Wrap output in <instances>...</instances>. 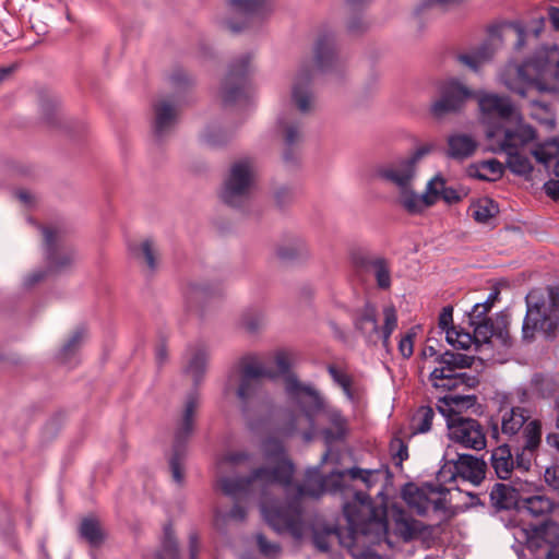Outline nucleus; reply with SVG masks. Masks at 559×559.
<instances>
[{"label":"nucleus","instance_id":"obj_3","mask_svg":"<svg viewBox=\"0 0 559 559\" xmlns=\"http://www.w3.org/2000/svg\"><path fill=\"white\" fill-rule=\"evenodd\" d=\"M500 81L521 97H525L532 90L556 91L559 83L558 48L540 49L535 58L521 66L508 63L500 74Z\"/></svg>","mask_w":559,"mask_h":559},{"label":"nucleus","instance_id":"obj_42","mask_svg":"<svg viewBox=\"0 0 559 559\" xmlns=\"http://www.w3.org/2000/svg\"><path fill=\"white\" fill-rule=\"evenodd\" d=\"M80 535L94 547L100 545L104 540V533L99 522L94 518H86L81 522Z\"/></svg>","mask_w":559,"mask_h":559},{"label":"nucleus","instance_id":"obj_31","mask_svg":"<svg viewBox=\"0 0 559 559\" xmlns=\"http://www.w3.org/2000/svg\"><path fill=\"white\" fill-rule=\"evenodd\" d=\"M207 350L203 345L190 346L186 353V372L193 378L198 384L206 370Z\"/></svg>","mask_w":559,"mask_h":559},{"label":"nucleus","instance_id":"obj_36","mask_svg":"<svg viewBox=\"0 0 559 559\" xmlns=\"http://www.w3.org/2000/svg\"><path fill=\"white\" fill-rule=\"evenodd\" d=\"M468 174L481 180L493 181L502 176L503 166L499 160L491 158L471 165Z\"/></svg>","mask_w":559,"mask_h":559},{"label":"nucleus","instance_id":"obj_24","mask_svg":"<svg viewBox=\"0 0 559 559\" xmlns=\"http://www.w3.org/2000/svg\"><path fill=\"white\" fill-rule=\"evenodd\" d=\"M545 20L539 17L532 21L530 26L520 21L510 22L502 27V34L506 37L514 38V49L520 51L526 44L528 36L537 38L543 31Z\"/></svg>","mask_w":559,"mask_h":559},{"label":"nucleus","instance_id":"obj_21","mask_svg":"<svg viewBox=\"0 0 559 559\" xmlns=\"http://www.w3.org/2000/svg\"><path fill=\"white\" fill-rule=\"evenodd\" d=\"M429 380L433 388L445 391H452L461 385L473 386L476 382V379L466 372H457L439 366L430 372Z\"/></svg>","mask_w":559,"mask_h":559},{"label":"nucleus","instance_id":"obj_43","mask_svg":"<svg viewBox=\"0 0 559 559\" xmlns=\"http://www.w3.org/2000/svg\"><path fill=\"white\" fill-rule=\"evenodd\" d=\"M436 361L439 367H448V369L457 371V369L471 367L474 361V357L466 354L445 352L442 355H439L436 358Z\"/></svg>","mask_w":559,"mask_h":559},{"label":"nucleus","instance_id":"obj_19","mask_svg":"<svg viewBox=\"0 0 559 559\" xmlns=\"http://www.w3.org/2000/svg\"><path fill=\"white\" fill-rule=\"evenodd\" d=\"M179 102L175 97L163 98L154 105V134L163 139L176 124Z\"/></svg>","mask_w":559,"mask_h":559},{"label":"nucleus","instance_id":"obj_4","mask_svg":"<svg viewBox=\"0 0 559 559\" xmlns=\"http://www.w3.org/2000/svg\"><path fill=\"white\" fill-rule=\"evenodd\" d=\"M535 139V129L525 122L516 123L514 129L489 132V141L507 154L509 169L519 176H528L533 170L532 162L525 154V146Z\"/></svg>","mask_w":559,"mask_h":559},{"label":"nucleus","instance_id":"obj_6","mask_svg":"<svg viewBox=\"0 0 559 559\" xmlns=\"http://www.w3.org/2000/svg\"><path fill=\"white\" fill-rule=\"evenodd\" d=\"M200 404V394L197 390L191 391L185 401L182 411L175 421L173 454L169 460L173 479L177 484L183 481L182 461L186 455V448L194 429V416Z\"/></svg>","mask_w":559,"mask_h":559},{"label":"nucleus","instance_id":"obj_56","mask_svg":"<svg viewBox=\"0 0 559 559\" xmlns=\"http://www.w3.org/2000/svg\"><path fill=\"white\" fill-rule=\"evenodd\" d=\"M249 460V455L246 452L237 451L230 452L223 455L218 461L217 465L219 469H223L225 465L237 466Z\"/></svg>","mask_w":559,"mask_h":559},{"label":"nucleus","instance_id":"obj_44","mask_svg":"<svg viewBox=\"0 0 559 559\" xmlns=\"http://www.w3.org/2000/svg\"><path fill=\"white\" fill-rule=\"evenodd\" d=\"M435 412L430 406H421L412 417L413 433H426L431 429Z\"/></svg>","mask_w":559,"mask_h":559},{"label":"nucleus","instance_id":"obj_63","mask_svg":"<svg viewBox=\"0 0 559 559\" xmlns=\"http://www.w3.org/2000/svg\"><path fill=\"white\" fill-rule=\"evenodd\" d=\"M545 481L555 490H559V469L556 466L547 467L544 473Z\"/></svg>","mask_w":559,"mask_h":559},{"label":"nucleus","instance_id":"obj_14","mask_svg":"<svg viewBox=\"0 0 559 559\" xmlns=\"http://www.w3.org/2000/svg\"><path fill=\"white\" fill-rule=\"evenodd\" d=\"M473 326L475 346L479 348L497 347L506 349L511 346V337L508 331L509 317L498 313L493 319L477 321Z\"/></svg>","mask_w":559,"mask_h":559},{"label":"nucleus","instance_id":"obj_45","mask_svg":"<svg viewBox=\"0 0 559 559\" xmlns=\"http://www.w3.org/2000/svg\"><path fill=\"white\" fill-rule=\"evenodd\" d=\"M158 559H180L178 544L170 524L164 527L162 548L157 554Z\"/></svg>","mask_w":559,"mask_h":559},{"label":"nucleus","instance_id":"obj_60","mask_svg":"<svg viewBox=\"0 0 559 559\" xmlns=\"http://www.w3.org/2000/svg\"><path fill=\"white\" fill-rule=\"evenodd\" d=\"M263 323V318L261 314H257L254 317H249L245 314L241 319V325L250 333L257 332Z\"/></svg>","mask_w":559,"mask_h":559},{"label":"nucleus","instance_id":"obj_48","mask_svg":"<svg viewBox=\"0 0 559 559\" xmlns=\"http://www.w3.org/2000/svg\"><path fill=\"white\" fill-rule=\"evenodd\" d=\"M373 271L376 282L379 288L388 289L391 286V271L385 258L379 257L370 269Z\"/></svg>","mask_w":559,"mask_h":559},{"label":"nucleus","instance_id":"obj_47","mask_svg":"<svg viewBox=\"0 0 559 559\" xmlns=\"http://www.w3.org/2000/svg\"><path fill=\"white\" fill-rule=\"evenodd\" d=\"M538 163L547 165L559 154V140L550 139L531 151Z\"/></svg>","mask_w":559,"mask_h":559},{"label":"nucleus","instance_id":"obj_52","mask_svg":"<svg viewBox=\"0 0 559 559\" xmlns=\"http://www.w3.org/2000/svg\"><path fill=\"white\" fill-rule=\"evenodd\" d=\"M445 187L447 181L440 174H437L427 182L425 193L428 195V200L431 201V205L436 204L441 198Z\"/></svg>","mask_w":559,"mask_h":559},{"label":"nucleus","instance_id":"obj_25","mask_svg":"<svg viewBox=\"0 0 559 559\" xmlns=\"http://www.w3.org/2000/svg\"><path fill=\"white\" fill-rule=\"evenodd\" d=\"M555 531V523H546L534 527L532 532L527 534L526 547L536 559L545 558L551 538H554Z\"/></svg>","mask_w":559,"mask_h":559},{"label":"nucleus","instance_id":"obj_61","mask_svg":"<svg viewBox=\"0 0 559 559\" xmlns=\"http://www.w3.org/2000/svg\"><path fill=\"white\" fill-rule=\"evenodd\" d=\"M247 516V510L239 503H235L230 511L224 515V520L242 522Z\"/></svg>","mask_w":559,"mask_h":559},{"label":"nucleus","instance_id":"obj_5","mask_svg":"<svg viewBox=\"0 0 559 559\" xmlns=\"http://www.w3.org/2000/svg\"><path fill=\"white\" fill-rule=\"evenodd\" d=\"M343 512L352 535H371L376 539L386 536L385 510L374 508L367 493L356 492L354 499L343 506Z\"/></svg>","mask_w":559,"mask_h":559},{"label":"nucleus","instance_id":"obj_37","mask_svg":"<svg viewBox=\"0 0 559 559\" xmlns=\"http://www.w3.org/2000/svg\"><path fill=\"white\" fill-rule=\"evenodd\" d=\"M530 418L528 412L520 406L512 407L506 412L501 420V429L504 435L514 436Z\"/></svg>","mask_w":559,"mask_h":559},{"label":"nucleus","instance_id":"obj_55","mask_svg":"<svg viewBox=\"0 0 559 559\" xmlns=\"http://www.w3.org/2000/svg\"><path fill=\"white\" fill-rule=\"evenodd\" d=\"M257 544L260 552L269 558H276L281 554V546L277 543L269 542L263 534H257Z\"/></svg>","mask_w":559,"mask_h":559},{"label":"nucleus","instance_id":"obj_35","mask_svg":"<svg viewBox=\"0 0 559 559\" xmlns=\"http://www.w3.org/2000/svg\"><path fill=\"white\" fill-rule=\"evenodd\" d=\"M491 466L500 479H508L514 468V460L507 444L497 447L491 452Z\"/></svg>","mask_w":559,"mask_h":559},{"label":"nucleus","instance_id":"obj_46","mask_svg":"<svg viewBox=\"0 0 559 559\" xmlns=\"http://www.w3.org/2000/svg\"><path fill=\"white\" fill-rule=\"evenodd\" d=\"M380 255L372 253L366 248L357 247L353 248L349 252V259L354 267L360 271H369L373 264L376 263V260Z\"/></svg>","mask_w":559,"mask_h":559},{"label":"nucleus","instance_id":"obj_12","mask_svg":"<svg viewBox=\"0 0 559 559\" xmlns=\"http://www.w3.org/2000/svg\"><path fill=\"white\" fill-rule=\"evenodd\" d=\"M447 427L450 440L463 448L480 451L487 445L485 429L477 419L452 414Z\"/></svg>","mask_w":559,"mask_h":559},{"label":"nucleus","instance_id":"obj_23","mask_svg":"<svg viewBox=\"0 0 559 559\" xmlns=\"http://www.w3.org/2000/svg\"><path fill=\"white\" fill-rule=\"evenodd\" d=\"M326 371L333 383L342 389L345 397L350 403H355L357 393L354 388V377L349 373L347 362L343 359H336L326 365Z\"/></svg>","mask_w":559,"mask_h":559},{"label":"nucleus","instance_id":"obj_32","mask_svg":"<svg viewBox=\"0 0 559 559\" xmlns=\"http://www.w3.org/2000/svg\"><path fill=\"white\" fill-rule=\"evenodd\" d=\"M400 205L412 215L421 214L425 210L432 206L426 193L418 194L414 190V183L406 188L397 190Z\"/></svg>","mask_w":559,"mask_h":559},{"label":"nucleus","instance_id":"obj_10","mask_svg":"<svg viewBox=\"0 0 559 559\" xmlns=\"http://www.w3.org/2000/svg\"><path fill=\"white\" fill-rule=\"evenodd\" d=\"M317 417L320 435L329 445L344 442L350 433L349 420L343 412L317 392Z\"/></svg>","mask_w":559,"mask_h":559},{"label":"nucleus","instance_id":"obj_53","mask_svg":"<svg viewBox=\"0 0 559 559\" xmlns=\"http://www.w3.org/2000/svg\"><path fill=\"white\" fill-rule=\"evenodd\" d=\"M278 126L283 129L284 141L287 146H292L301 139L299 124L296 122H288L284 117L278 118Z\"/></svg>","mask_w":559,"mask_h":559},{"label":"nucleus","instance_id":"obj_26","mask_svg":"<svg viewBox=\"0 0 559 559\" xmlns=\"http://www.w3.org/2000/svg\"><path fill=\"white\" fill-rule=\"evenodd\" d=\"M317 78L332 72L337 64L334 39L331 35L317 38Z\"/></svg>","mask_w":559,"mask_h":559},{"label":"nucleus","instance_id":"obj_49","mask_svg":"<svg viewBox=\"0 0 559 559\" xmlns=\"http://www.w3.org/2000/svg\"><path fill=\"white\" fill-rule=\"evenodd\" d=\"M472 215L478 223H487L497 213L496 204L488 199L479 200L472 205Z\"/></svg>","mask_w":559,"mask_h":559},{"label":"nucleus","instance_id":"obj_30","mask_svg":"<svg viewBox=\"0 0 559 559\" xmlns=\"http://www.w3.org/2000/svg\"><path fill=\"white\" fill-rule=\"evenodd\" d=\"M495 53L496 47L493 44L486 41L471 51L460 53L457 60L472 71L478 72L484 64L492 59Z\"/></svg>","mask_w":559,"mask_h":559},{"label":"nucleus","instance_id":"obj_59","mask_svg":"<svg viewBox=\"0 0 559 559\" xmlns=\"http://www.w3.org/2000/svg\"><path fill=\"white\" fill-rule=\"evenodd\" d=\"M453 322V308L451 306H447L442 308L439 314V328L442 331H448V329L454 328L452 325Z\"/></svg>","mask_w":559,"mask_h":559},{"label":"nucleus","instance_id":"obj_54","mask_svg":"<svg viewBox=\"0 0 559 559\" xmlns=\"http://www.w3.org/2000/svg\"><path fill=\"white\" fill-rule=\"evenodd\" d=\"M390 451L396 465H402L403 461L408 457V449L406 443L399 437H394L390 442Z\"/></svg>","mask_w":559,"mask_h":559},{"label":"nucleus","instance_id":"obj_33","mask_svg":"<svg viewBox=\"0 0 559 559\" xmlns=\"http://www.w3.org/2000/svg\"><path fill=\"white\" fill-rule=\"evenodd\" d=\"M231 9L246 22L254 16H262L272 9L271 0H228Z\"/></svg>","mask_w":559,"mask_h":559},{"label":"nucleus","instance_id":"obj_41","mask_svg":"<svg viewBox=\"0 0 559 559\" xmlns=\"http://www.w3.org/2000/svg\"><path fill=\"white\" fill-rule=\"evenodd\" d=\"M132 253L136 259L143 260L151 272L156 270L157 249L152 239H145L139 246H134Z\"/></svg>","mask_w":559,"mask_h":559},{"label":"nucleus","instance_id":"obj_50","mask_svg":"<svg viewBox=\"0 0 559 559\" xmlns=\"http://www.w3.org/2000/svg\"><path fill=\"white\" fill-rule=\"evenodd\" d=\"M445 338L451 346L457 349H468L473 344L475 345L472 334L456 328L448 329Z\"/></svg>","mask_w":559,"mask_h":559},{"label":"nucleus","instance_id":"obj_16","mask_svg":"<svg viewBox=\"0 0 559 559\" xmlns=\"http://www.w3.org/2000/svg\"><path fill=\"white\" fill-rule=\"evenodd\" d=\"M439 92L440 98L430 106L431 114L437 118L461 110L468 100L476 98L477 95V92L456 79L444 81L440 85Z\"/></svg>","mask_w":559,"mask_h":559},{"label":"nucleus","instance_id":"obj_27","mask_svg":"<svg viewBox=\"0 0 559 559\" xmlns=\"http://www.w3.org/2000/svg\"><path fill=\"white\" fill-rule=\"evenodd\" d=\"M455 475L462 477L464 480H468L474 485L480 484L485 478V463L484 461L469 455H459L454 463Z\"/></svg>","mask_w":559,"mask_h":559},{"label":"nucleus","instance_id":"obj_28","mask_svg":"<svg viewBox=\"0 0 559 559\" xmlns=\"http://www.w3.org/2000/svg\"><path fill=\"white\" fill-rule=\"evenodd\" d=\"M448 157L463 160L471 157L477 148V141L469 134L453 133L448 136Z\"/></svg>","mask_w":559,"mask_h":559},{"label":"nucleus","instance_id":"obj_20","mask_svg":"<svg viewBox=\"0 0 559 559\" xmlns=\"http://www.w3.org/2000/svg\"><path fill=\"white\" fill-rule=\"evenodd\" d=\"M524 486L526 484H515L510 486L507 484L497 483L492 486L490 491V502L499 510H510L520 508V500L524 493Z\"/></svg>","mask_w":559,"mask_h":559},{"label":"nucleus","instance_id":"obj_57","mask_svg":"<svg viewBox=\"0 0 559 559\" xmlns=\"http://www.w3.org/2000/svg\"><path fill=\"white\" fill-rule=\"evenodd\" d=\"M490 310V305L488 306L487 302H478L474 305L472 308V311L468 314L469 318V324L477 323V321H485L489 320L490 318L487 317V313Z\"/></svg>","mask_w":559,"mask_h":559},{"label":"nucleus","instance_id":"obj_22","mask_svg":"<svg viewBox=\"0 0 559 559\" xmlns=\"http://www.w3.org/2000/svg\"><path fill=\"white\" fill-rule=\"evenodd\" d=\"M45 246H46V258L48 261V267L50 271H62L74 261V254L70 251L59 252L57 247L58 233L55 228L43 227L41 228Z\"/></svg>","mask_w":559,"mask_h":559},{"label":"nucleus","instance_id":"obj_29","mask_svg":"<svg viewBox=\"0 0 559 559\" xmlns=\"http://www.w3.org/2000/svg\"><path fill=\"white\" fill-rule=\"evenodd\" d=\"M476 396L473 394L449 393L438 400L437 407L448 421L452 414H461L476 404Z\"/></svg>","mask_w":559,"mask_h":559},{"label":"nucleus","instance_id":"obj_2","mask_svg":"<svg viewBox=\"0 0 559 559\" xmlns=\"http://www.w3.org/2000/svg\"><path fill=\"white\" fill-rule=\"evenodd\" d=\"M276 370H272L257 356H246L239 362L240 383L237 396L243 408L254 403L261 395V382L263 379L285 377V391L288 399L298 408L294 416V423L281 429L283 436H289L295 430V424L301 417L312 425L314 415V389L311 385L301 384L294 374L289 373L290 357L287 352L278 350L274 357Z\"/></svg>","mask_w":559,"mask_h":559},{"label":"nucleus","instance_id":"obj_17","mask_svg":"<svg viewBox=\"0 0 559 559\" xmlns=\"http://www.w3.org/2000/svg\"><path fill=\"white\" fill-rule=\"evenodd\" d=\"M448 489L440 485L425 484L420 487L407 484L402 489V497L409 508L418 514H425L430 509L440 510Z\"/></svg>","mask_w":559,"mask_h":559},{"label":"nucleus","instance_id":"obj_11","mask_svg":"<svg viewBox=\"0 0 559 559\" xmlns=\"http://www.w3.org/2000/svg\"><path fill=\"white\" fill-rule=\"evenodd\" d=\"M252 186L253 171L250 162L239 160L230 168L222 191V200L229 206L242 207L250 200Z\"/></svg>","mask_w":559,"mask_h":559},{"label":"nucleus","instance_id":"obj_64","mask_svg":"<svg viewBox=\"0 0 559 559\" xmlns=\"http://www.w3.org/2000/svg\"><path fill=\"white\" fill-rule=\"evenodd\" d=\"M544 559H559V526L557 524L554 538H551Z\"/></svg>","mask_w":559,"mask_h":559},{"label":"nucleus","instance_id":"obj_13","mask_svg":"<svg viewBox=\"0 0 559 559\" xmlns=\"http://www.w3.org/2000/svg\"><path fill=\"white\" fill-rule=\"evenodd\" d=\"M383 326L380 329L378 325L376 308L371 305H366L356 318L355 326L369 341H371L374 335H379L382 340L383 347L389 350L390 337L397 326V314L393 306H386L383 308Z\"/></svg>","mask_w":559,"mask_h":559},{"label":"nucleus","instance_id":"obj_8","mask_svg":"<svg viewBox=\"0 0 559 559\" xmlns=\"http://www.w3.org/2000/svg\"><path fill=\"white\" fill-rule=\"evenodd\" d=\"M476 99L480 111V120L486 124V136L489 140L491 130L514 129L516 123L524 122L510 98L496 93L477 92Z\"/></svg>","mask_w":559,"mask_h":559},{"label":"nucleus","instance_id":"obj_39","mask_svg":"<svg viewBox=\"0 0 559 559\" xmlns=\"http://www.w3.org/2000/svg\"><path fill=\"white\" fill-rule=\"evenodd\" d=\"M394 534L405 542L416 538L423 532L421 522L400 514L394 521Z\"/></svg>","mask_w":559,"mask_h":559},{"label":"nucleus","instance_id":"obj_58","mask_svg":"<svg viewBox=\"0 0 559 559\" xmlns=\"http://www.w3.org/2000/svg\"><path fill=\"white\" fill-rule=\"evenodd\" d=\"M414 334L408 332L399 342V352L404 358H409L414 352Z\"/></svg>","mask_w":559,"mask_h":559},{"label":"nucleus","instance_id":"obj_62","mask_svg":"<svg viewBox=\"0 0 559 559\" xmlns=\"http://www.w3.org/2000/svg\"><path fill=\"white\" fill-rule=\"evenodd\" d=\"M531 107H532V111H531V114H530V115H531V117H532L533 119H536V120H538V121H540V122H545V123H547V124H549V126H551V127L554 126L555 121H554V119H552V118H546V119H543V118H540V117L538 116V114H537V110H543V111H545L546 114H549V112H548V107H547L546 105H544V104H542V103H539V102H535V100H534V102H532V103H531Z\"/></svg>","mask_w":559,"mask_h":559},{"label":"nucleus","instance_id":"obj_1","mask_svg":"<svg viewBox=\"0 0 559 559\" xmlns=\"http://www.w3.org/2000/svg\"><path fill=\"white\" fill-rule=\"evenodd\" d=\"M262 449L265 459L274 464L273 467H259L247 477H222L219 487L226 496L238 500L255 490L264 493L274 485L282 486L287 504L280 506L264 496L260 503L262 516L276 533H289L295 539H300L307 528L312 527L307 520L304 502L307 498H314V486L293 481L294 464L287 459L282 441L267 438Z\"/></svg>","mask_w":559,"mask_h":559},{"label":"nucleus","instance_id":"obj_15","mask_svg":"<svg viewBox=\"0 0 559 559\" xmlns=\"http://www.w3.org/2000/svg\"><path fill=\"white\" fill-rule=\"evenodd\" d=\"M251 58L250 53H243L229 64L222 86V97L225 105L235 104L248 96Z\"/></svg>","mask_w":559,"mask_h":559},{"label":"nucleus","instance_id":"obj_9","mask_svg":"<svg viewBox=\"0 0 559 559\" xmlns=\"http://www.w3.org/2000/svg\"><path fill=\"white\" fill-rule=\"evenodd\" d=\"M433 144H424L407 156L378 166L374 176L400 190L414 183L420 160L431 153Z\"/></svg>","mask_w":559,"mask_h":559},{"label":"nucleus","instance_id":"obj_38","mask_svg":"<svg viewBox=\"0 0 559 559\" xmlns=\"http://www.w3.org/2000/svg\"><path fill=\"white\" fill-rule=\"evenodd\" d=\"M86 337L85 328H78L59 352V359L62 364L72 366L76 362V354Z\"/></svg>","mask_w":559,"mask_h":559},{"label":"nucleus","instance_id":"obj_7","mask_svg":"<svg viewBox=\"0 0 559 559\" xmlns=\"http://www.w3.org/2000/svg\"><path fill=\"white\" fill-rule=\"evenodd\" d=\"M526 316L523 322V337L532 340L535 332H542L545 337H551L559 330V294L554 290L549 294V301L535 300L534 293L526 296Z\"/></svg>","mask_w":559,"mask_h":559},{"label":"nucleus","instance_id":"obj_51","mask_svg":"<svg viewBox=\"0 0 559 559\" xmlns=\"http://www.w3.org/2000/svg\"><path fill=\"white\" fill-rule=\"evenodd\" d=\"M524 437L526 450H534L538 447L542 438V425L538 420H531L524 427Z\"/></svg>","mask_w":559,"mask_h":559},{"label":"nucleus","instance_id":"obj_34","mask_svg":"<svg viewBox=\"0 0 559 559\" xmlns=\"http://www.w3.org/2000/svg\"><path fill=\"white\" fill-rule=\"evenodd\" d=\"M554 507V501L544 495L527 496L524 492L522 500H520L519 511H525L532 516L542 518L548 515Z\"/></svg>","mask_w":559,"mask_h":559},{"label":"nucleus","instance_id":"obj_18","mask_svg":"<svg viewBox=\"0 0 559 559\" xmlns=\"http://www.w3.org/2000/svg\"><path fill=\"white\" fill-rule=\"evenodd\" d=\"M314 63L308 61L298 70L292 86V100L299 111L310 109L313 97Z\"/></svg>","mask_w":559,"mask_h":559},{"label":"nucleus","instance_id":"obj_40","mask_svg":"<svg viewBox=\"0 0 559 559\" xmlns=\"http://www.w3.org/2000/svg\"><path fill=\"white\" fill-rule=\"evenodd\" d=\"M344 475L352 479L360 480L367 489L374 487L384 477L385 472L382 469H364L360 467H352L343 472Z\"/></svg>","mask_w":559,"mask_h":559}]
</instances>
